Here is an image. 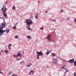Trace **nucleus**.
<instances>
[{
	"label": "nucleus",
	"mask_w": 76,
	"mask_h": 76,
	"mask_svg": "<svg viewBox=\"0 0 76 76\" xmlns=\"http://www.w3.org/2000/svg\"><path fill=\"white\" fill-rule=\"evenodd\" d=\"M74 21L75 22H76V18L75 19Z\"/></svg>",
	"instance_id": "39"
},
{
	"label": "nucleus",
	"mask_w": 76,
	"mask_h": 76,
	"mask_svg": "<svg viewBox=\"0 0 76 76\" xmlns=\"http://www.w3.org/2000/svg\"><path fill=\"white\" fill-rule=\"evenodd\" d=\"M35 16H38V13H36L35 14Z\"/></svg>",
	"instance_id": "33"
},
{
	"label": "nucleus",
	"mask_w": 76,
	"mask_h": 76,
	"mask_svg": "<svg viewBox=\"0 0 76 76\" xmlns=\"http://www.w3.org/2000/svg\"><path fill=\"white\" fill-rule=\"evenodd\" d=\"M25 63V62L24 61H22V62H21L20 64H24V63Z\"/></svg>",
	"instance_id": "20"
},
{
	"label": "nucleus",
	"mask_w": 76,
	"mask_h": 76,
	"mask_svg": "<svg viewBox=\"0 0 76 76\" xmlns=\"http://www.w3.org/2000/svg\"><path fill=\"white\" fill-rule=\"evenodd\" d=\"M52 55L54 57L55 56H56V54L55 53H53L52 54Z\"/></svg>",
	"instance_id": "14"
},
{
	"label": "nucleus",
	"mask_w": 76,
	"mask_h": 76,
	"mask_svg": "<svg viewBox=\"0 0 76 76\" xmlns=\"http://www.w3.org/2000/svg\"><path fill=\"white\" fill-rule=\"evenodd\" d=\"M18 56H19L20 57H21V56H22V54H18Z\"/></svg>",
	"instance_id": "24"
},
{
	"label": "nucleus",
	"mask_w": 76,
	"mask_h": 76,
	"mask_svg": "<svg viewBox=\"0 0 76 76\" xmlns=\"http://www.w3.org/2000/svg\"><path fill=\"white\" fill-rule=\"evenodd\" d=\"M74 76H76V72H74Z\"/></svg>",
	"instance_id": "27"
},
{
	"label": "nucleus",
	"mask_w": 76,
	"mask_h": 76,
	"mask_svg": "<svg viewBox=\"0 0 76 76\" xmlns=\"http://www.w3.org/2000/svg\"><path fill=\"white\" fill-rule=\"evenodd\" d=\"M7 2H8L7 1L6 3H5V4H7Z\"/></svg>",
	"instance_id": "34"
},
{
	"label": "nucleus",
	"mask_w": 76,
	"mask_h": 76,
	"mask_svg": "<svg viewBox=\"0 0 76 76\" xmlns=\"http://www.w3.org/2000/svg\"><path fill=\"white\" fill-rule=\"evenodd\" d=\"M26 37L27 38L29 39H31V37L29 36H26Z\"/></svg>",
	"instance_id": "13"
},
{
	"label": "nucleus",
	"mask_w": 76,
	"mask_h": 76,
	"mask_svg": "<svg viewBox=\"0 0 76 76\" xmlns=\"http://www.w3.org/2000/svg\"><path fill=\"white\" fill-rule=\"evenodd\" d=\"M37 59H39V56L38 54L37 55Z\"/></svg>",
	"instance_id": "15"
},
{
	"label": "nucleus",
	"mask_w": 76,
	"mask_h": 76,
	"mask_svg": "<svg viewBox=\"0 0 76 76\" xmlns=\"http://www.w3.org/2000/svg\"><path fill=\"white\" fill-rule=\"evenodd\" d=\"M48 41H51V36L50 35H49L47 37Z\"/></svg>",
	"instance_id": "4"
},
{
	"label": "nucleus",
	"mask_w": 76,
	"mask_h": 76,
	"mask_svg": "<svg viewBox=\"0 0 76 76\" xmlns=\"http://www.w3.org/2000/svg\"><path fill=\"white\" fill-rule=\"evenodd\" d=\"M45 13H48V12H47V11H46L45 12Z\"/></svg>",
	"instance_id": "41"
},
{
	"label": "nucleus",
	"mask_w": 76,
	"mask_h": 76,
	"mask_svg": "<svg viewBox=\"0 0 76 76\" xmlns=\"http://www.w3.org/2000/svg\"><path fill=\"white\" fill-rule=\"evenodd\" d=\"M9 75H11V72H9Z\"/></svg>",
	"instance_id": "45"
},
{
	"label": "nucleus",
	"mask_w": 76,
	"mask_h": 76,
	"mask_svg": "<svg viewBox=\"0 0 76 76\" xmlns=\"http://www.w3.org/2000/svg\"><path fill=\"white\" fill-rule=\"evenodd\" d=\"M8 49L9 50H11V48L10 47V46H8Z\"/></svg>",
	"instance_id": "22"
},
{
	"label": "nucleus",
	"mask_w": 76,
	"mask_h": 76,
	"mask_svg": "<svg viewBox=\"0 0 76 76\" xmlns=\"http://www.w3.org/2000/svg\"><path fill=\"white\" fill-rule=\"evenodd\" d=\"M34 73V71H32V70H31L29 74L30 75H32Z\"/></svg>",
	"instance_id": "8"
},
{
	"label": "nucleus",
	"mask_w": 76,
	"mask_h": 76,
	"mask_svg": "<svg viewBox=\"0 0 76 76\" xmlns=\"http://www.w3.org/2000/svg\"><path fill=\"white\" fill-rule=\"evenodd\" d=\"M30 25L27 26V28L28 29V30H30L31 29V28H30Z\"/></svg>",
	"instance_id": "12"
},
{
	"label": "nucleus",
	"mask_w": 76,
	"mask_h": 76,
	"mask_svg": "<svg viewBox=\"0 0 76 76\" xmlns=\"http://www.w3.org/2000/svg\"><path fill=\"white\" fill-rule=\"evenodd\" d=\"M51 51V50H47V51L46 52V54L47 55H48L49 54H50V53Z\"/></svg>",
	"instance_id": "9"
},
{
	"label": "nucleus",
	"mask_w": 76,
	"mask_h": 76,
	"mask_svg": "<svg viewBox=\"0 0 76 76\" xmlns=\"http://www.w3.org/2000/svg\"><path fill=\"white\" fill-rule=\"evenodd\" d=\"M12 45L11 44H10L8 45V47H10V46H12Z\"/></svg>",
	"instance_id": "26"
},
{
	"label": "nucleus",
	"mask_w": 76,
	"mask_h": 76,
	"mask_svg": "<svg viewBox=\"0 0 76 76\" xmlns=\"http://www.w3.org/2000/svg\"><path fill=\"white\" fill-rule=\"evenodd\" d=\"M31 64H32L30 63L29 64H28L26 66L29 67L30 66H31Z\"/></svg>",
	"instance_id": "11"
},
{
	"label": "nucleus",
	"mask_w": 76,
	"mask_h": 76,
	"mask_svg": "<svg viewBox=\"0 0 76 76\" xmlns=\"http://www.w3.org/2000/svg\"><path fill=\"white\" fill-rule=\"evenodd\" d=\"M66 73H67V72H66V71H65V72L64 73V75H66Z\"/></svg>",
	"instance_id": "40"
},
{
	"label": "nucleus",
	"mask_w": 76,
	"mask_h": 76,
	"mask_svg": "<svg viewBox=\"0 0 76 76\" xmlns=\"http://www.w3.org/2000/svg\"><path fill=\"white\" fill-rule=\"evenodd\" d=\"M53 22H56V20H53Z\"/></svg>",
	"instance_id": "42"
},
{
	"label": "nucleus",
	"mask_w": 76,
	"mask_h": 76,
	"mask_svg": "<svg viewBox=\"0 0 76 76\" xmlns=\"http://www.w3.org/2000/svg\"><path fill=\"white\" fill-rule=\"evenodd\" d=\"M5 24L6 23L0 24V36H1V35H3V32L5 31V30H3V28L5 26Z\"/></svg>",
	"instance_id": "1"
},
{
	"label": "nucleus",
	"mask_w": 76,
	"mask_h": 76,
	"mask_svg": "<svg viewBox=\"0 0 76 76\" xmlns=\"http://www.w3.org/2000/svg\"><path fill=\"white\" fill-rule=\"evenodd\" d=\"M10 30L9 29H6L5 30L6 32H7V33H9V31Z\"/></svg>",
	"instance_id": "10"
},
{
	"label": "nucleus",
	"mask_w": 76,
	"mask_h": 76,
	"mask_svg": "<svg viewBox=\"0 0 76 76\" xmlns=\"http://www.w3.org/2000/svg\"><path fill=\"white\" fill-rule=\"evenodd\" d=\"M20 60V58H18L17 59V60Z\"/></svg>",
	"instance_id": "43"
},
{
	"label": "nucleus",
	"mask_w": 76,
	"mask_h": 76,
	"mask_svg": "<svg viewBox=\"0 0 76 76\" xmlns=\"http://www.w3.org/2000/svg\"><path fill=\"white\" fill-rule=\"evenodd\" d=\"M19 53H20V52H18L17 54H19Z\"/></svg>",
	"instance_id": "38"
},
{
	"label": "nucleus",
	"mask_w": 76,
	"mask_h": 76,
	"mask_svg": "<svg viewBox=\"0 0 76 76\" xmlns=\"http://www.w3.org/2000/svg\"><path fill=\"white\" fill-rule=\"evenodd\" d=\"M0 73H1V74H3V72H1V71H0Z\"/></svg>",
	"instance_id": "37"
},
{
	"label": "nucleus",
	"mask_w": 76,
	"mask_h": 76,
	"mask_svg": "<svg viewBox=\"0 0 76 76\" xmlns=\"http://www.w3.org/2000/svg\"><path fill=\"white\" fill-rule=\"evenodd\" d=\"M18 25V23H16L15 25Z\"/></svg>",
	"instance_id": "46"
},
{
	"label": "nucleus",
	"mask_w": 76,
	"mask_h": 76,
	"mask_svg": "<svg viewBox=\"0 0 76 76\" xmlns=\"http://www.w3.org/2000/svg\"><path fill=\"white\" fill-rule=\"evenodd\" d=\"M65 72H69V70H68V69H67V70H66Z\"/></svg>",
	"instance_id": "30"
},
{
	"label": "nucleus",
	"mask_w": 76,
	"mask_h": 76,
	"mask_svg": "<svg viewBox=\"0 0 76 76\" xmlns=\"http://www.w3.org/2000/svg\"><path fill=\"white\" fill-rule=\"evenodd\" d=\"M67 20H70V18H66Z\"/></svg>",
	"instance_id": "28"
},
{
	"label": "nucleus",
	"mask_w": 76,
	"mask_h": 76,
	"mask_svg": "<svg viewBox=\"0 0 76 76\" xmlns=\"http://www.w3.org/2000/svg\"><path fill=\"white\" fill-rule=\"evenodd\" d=\"M0 19H3V18L2 17H0Z\"/></svg>",
	"instance_id": "44"
},
{
	"label": "nucleus",
	"mask_w": 76,
	"mask_h": 76,
	"mask_svg": "<svg viewBox=\"0 0 76 76\" xmlns=\"http://www.w3.org/2000/svg\"><path fill=\"white\" fill-rule=\"evenodd\" d=\"M37 54H39V56H42L43 55V53L42 51H40V52L37 51Z\"/></svg>",
	"instance_id": "5"
},
{
	"label": "nucleus",
	"mask_w": 76,
	"mask_h": 76,
	"mask_svg": "<svg viewBox=\"0 0 76 76\" xmlns=\"http://www.w3.org/2000/svg\"><path fill=\"white\" fill-rule=\"evenodd\" d=\"M15 38H16L17 39H18V35H16L15 36Z\"/></svg>",
	"instance_id": "23"
},
{
	"label": "nucleus",
	"mask_w": 76,
	"mask_h": 76,
	"mask_svg": "<svg viewBox=\"0 0 76 76\" xmlns=\"http://www.w3.org/2000/svg\"><path fill=\"white\" fill-rule=\"evenodd\" d=\"M14 57L15 58L16 57V55H14Z\"/></svg>",
	"instance_id": "36"
},
{
	"label": "nucleus",
	"mask_w": 76,
	"mask_h": 76,
	"mask_svg": "<svg viewBox=\"0 0 76 76\" xmlns=\"http://www.w3.org/2000/svg\"><path fill=\"white\" fill-rule=\"evenodd\" d=\"M63 12V10H61L60 11L61 13H62Z\"/></svg>",
	"instance_id": "29"
},
{
	"label": "nucleus",
	"mask_w": 76,
	"mask_h": 76,
	"mask_svg": "<svg viewBox=\"0 0 76 76\" xmlns=\"http://www.w3.org/2000/svg\"><path fill=\"white\" fill-rule=\"evenodd\" d=\"M18 56H19V54H18L17 56V58L18 57Z\"/></svg>",
	"instance_id": "35"
},
{
	"label": "nucleus",
	"mask_w": 76,
	"mask_h": 76,
	"mask_svg": "<svg viewBox=\"0 0 76 76\" xmlns=\"http://www.w3.org/2000/svg\"><path fill=\"white\" fill-rule=\"evenodd\" d=\"M26 23L27 25H32V21L30 19L27 20H26Z\"/></svg>",
	"instance_id": "3"
},
{
	"label": "nucleus",
	"mask_w": 76,
	"mask_h": 76,
	"mask_svg": "<svg viewBox=\"0 0 76 76\" xmlns=\"http://www.w3.org/2000/svg\"><path fill=\"white\" fill-rule=\"evenodd\" d=\"M12 76H18V75H15L14 74H13L12 75Z\"/></svg>",
	"instance_id": "21"
},
{
	"label": "nucleus",
	"mask_w": 76,
	"mask_h": 76,
	"mask_svg": "<svg viewBox=\"0 0 76 76\" xmlns=\"http://www.w3.org/2000/svg\"><path fill=\"white\" fill-rule=\"evenodd\" d=\"M68 62L69 63H74V59H71L68 61Z\"/></svg>",
	"instance_id": "6"
},
{
	"label": "nucleus",
	"mask_w": 76,
	"mask_h": 76,
	"mask_svg": "<svg viewBox=\"0 0 76 76\" xmlns=\"http://www.w3.org/2000/svg\"><path fill=\"white\" fill-rule=\"evenodd\" d=\"M74 66H76V59L75 61L74 62Z\"/></svg>",
	"instance_id": "19"
},
{
	"label": "nucleus",
	"mask_w": 76,
	"mask_h": 76,
	"mask_svg": "<svg viewBox=\"0 0 76 76\" xmlns=\"http://www.w3.org/2000/svg\"><path fill=\"white\" fill-rule=\"evenodd\" d=\"M23 53H24V52H23Z\"/></svg>",
	"instance_id": "48"
},
{
	"label": "nucleus",
	"mask_w": 76,
	"mask_h": 76,
	"mask_svg": "<svg viewBox=\"0 0 76 76\" xmlns=\"http://www.w3.org/2000/svg\"><path fill=\"white\" fill-rule=\"evenodd\" d=\"M1 54V53L0 52V55Z\"/></svg>",
	"instance_id": "49"
},
{
	"label": "nucleus",
	"mask_w": 76,
	"mask_h": 76,
	"mask_svg": "<svg viewBox=\"0 0 76 76\" xmlns=\"http://www.w3.org/2000/svg\"><path fill=\"white\" fill-rule=\"evenodd\" d=\"M47 67H49L48 66H47Z\"/></svg>",
	"instance_id": "50"
},
{
	"label": "nucleus",
	"mask_w": 76,
	"mask_h": 76,
	"mask_svg": "<svg viewBox=\"0 0 76 76\" xmlns=\"http://www.w3.org/2000/svg\"><path fill=\"white\" fill-rule=\"evenodd\" d=\"M40 29H41V30H42L43 29V27H42Z\"/></svg>",
	"instance_id": "31"
},
{
	"label": "nucleus",
	"mask_w": 76,
	"mask_h": 76,
	"mask_svg": "<svg viewBox=\"0 0 76 76\" xmlns=\"http://www.w3.org/2000/svg\"><path fill=\"white\" fill-rule=\"evenodd\" d=\"M53 60L54 61V63L55 64H56V63H57L58 62V61H57V58H54L53 59Z\"/></svg>",
	"instance_id": "7"
},
{
	"label": "nucleus",
	"mask_w": 76,
	"mask_h": 76,
	"mask_svg": "<svg viewBox=\"0 0 76 76\" xmlns=\"http://www.w3.org/2000/svg\"><path fill=\"white\" fill-rule=\"evenodd\" d=\"M35 17H36V19H37V18H38V16H36Z\"/></svg>",
	"instance_id": "32"
},
{
	"label": "nucleus",
	"mask_w": 76,
	"mask_h": 76,
	"mask_svg": "<svg viewBox=\"0 0 76 76\" xmlns=\"http://www.w3.org/2000/svg\"><path fill=\"white\" fill-rule=\"evenodd\" d=\"M7 9L6 7H4V6L1 9V10H3V13H4V15L5 17H7V15H6V11L7 10Z\"/></svg>",
	"instance_id": "2"
},
{
	"label": "nucleus",
	"mask_w": 76,
	"mask_h": 76,
	"mask_svg": "<svg viewBox=\"0 0 76 76\" xmlns=\"http://www.w3.org/2000/svg\"><path fill=\"white\" fill-rule=\"evenodd\" d=\"M0 70H1V69H0Z\"/></svg>",
	"instance_id": "51"
},
{
	"label": "nucleus",
	"mask_w": 76,
	"mask_h": 76,
	"mask_svg": "<svg viewBox=\"0 0 76 76\" xmlns=\"http://www.w3.org/2000/svg\"><path fill=\"white\" fill-rule=\"evenodd\" d=\"M15 7H12V9H13V10H15Z\"/></svg>",
	"instance_id": "25"
},
{
	"label": "nucleus",
	"mask_w": 76,
	"mask_h": 76,
	"mask_svg": "<svg viewBox=\"0 0 76 76\" xmlns=\"http://www.w3.org/2000/svg\"><path fill=\"white\" fill-rule=\"evenodd\" d=\"M38 3H39V1H38Z\"/></svg>",
	"instance_id": "47"
},
{
	"label": "nucleus",
	"mask_w": 76,
	"mask_h": 76,
	"mask_svg": "<svg viewBox=\"0 0 76 76\" xmlns=\"http://www.w3.org/2000/svg\"><path fill=\"white\" fill-rule=\"evenodd\" d=\"M13 29H16V26H14L12 28Z\"/></svg>",
	"instance_id": "17"
},
{
	"label": "nucleus",
	"mask_w": 76,
	"mask_h": 76,
	"mask_svg": "<svg viewBox=\"0 0 76 76\" xmlns=\"http://www.w3.org/2000/svg\"><path fill=\"white\" fill-rule=\"evenodd\" d=\"M65 67V66H62L61 67L62 69H67V68H65L64 67Z\"/></svg>",
	"instance_id": "18"
},
{
	"label": "nucleus",
	"mask_w": 76,
	"mask_h": 76,
	"mask_svg": "<svg viewBox=\"0 0 76 76\" xmlns=\"http://www.w3.org/2000/svg\"><path fill=\"white\" fill-rule=\"evenodd\" d=\"M4 52L5 53H9V51L7 50H4Z\"/></svg>",
	"instance_id": "16"
}]
</instances>
